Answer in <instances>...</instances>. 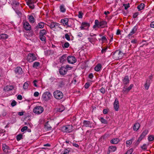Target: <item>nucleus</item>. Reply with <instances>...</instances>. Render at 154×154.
<instances>
[{
	"instance_id": "f257e3e1",
	"label": "nucleus",
	"mask_w": 154,
	"mask_h": 154,
	"mask_svg": "<svg viewBox=\"0 0 154 154\" xmlns=\"http://www.w3.org/2000/svg\"><path fill=\"white\" fill-rule=\"evenodd\" d=\"M124 55L123 53L120 51L117 50L112 54V57L115 60L121 59Z\"/></svg>"
},
{
	"instance_id": "f03ea898",
	"label": "nucleus",
	"mask_w": 154,
	"mask_h": 154,
	"mask_svg": "<svg viewBox=\"0 0 154 154\" xmlns=\"http://www.w3.org/2000/svg\"><path fill=\"white\" fill-rule=\"evenodd\" d=\"M54 97L57 99L60 100L63 98V95L62 92L58 90H57L53 93Z\"/></svg>"
},
{
	"instance_id": "7ed1b4c3",
	"label": "nucleus",
	"mask_w": 154,
	"mask_h": 154,
	"mask_svg": "<svg viewBox=\"0 0 154 154\" xmlns=\"http://www.w3.org/2000/svg\"><path fill=\"white\" fill-rule=\"evenodd\" d=\"M14 72L16 74V77L20 78L23 74V71L21 68L18 66L15 69Z\"/></svg>"
},
{
	"instance_id": "20e7f679",
	"label": "nucleus",
	"mask_w": 154,
	"mask_h": 154,
	"mask_svg": "<svg viewBox=\"0 0 154 154\" xmlns=\"http://www.w3.org/2000/svg\"><path fill=\"white\" fill-rule=\"evenodd\" d=\"M52 97V95L49 92H45L43 94L42 98L45 101L49 100Z\"/></svg>"
},
{
	"instance_id": "39448f33",
	"label": "nucleus",
	"mask_w": 154,
	"mask_h": 154,
	"mask_svg": "<svg viewBox=\"0 0 154 154\" xmlns=\"http://www.w3.org/2000/svg\"><path fill=\"white\" fill-rule=\"evenodd\" d=\"M72 126L69 125L67 126H64L61 127L62 131L64 132L69 133L72 131Z\"/></svg>"
},
{
	"instance_id": "423d86ee",
	"label": "nucleus",
	"mask_w": 154,
	"mask_h": 154,
	"mask_svg": "<svg viewBox=\"0 0 154 154\" xmlns=\"http://www.w3.org/2000/svg\"><path fill=\"white\" fill-rule=\"evenodd\" d=\"M43 111V108L41 106H36L33 109V112L35 113L38 114L42 113Z\"/></svg>"
},
{
	"instance_id": "0eeeda50",
	"label": "nucleus",
	"mask_w": 154,
	"mask_h": 154,
	"mask_svg": "<svg viewBox=\"0 0 154 154\" xmlns=\"http://www.w3.org/2000/svg\"><path fill=\"white\" fill-rule=\"evenodd\" d=\"M37 58L35 54H29L27 57V60L29 62H32L34 61L37 60Z\"/></svg>"
},
{
	"instance_id": "6e6552de",
	"label": "nucleus",
	"mask_w": 154,
	"mask_h": 154,
	"mask_svg": "<svg viewBox=\"0 0 154 154\" xmlns=\"http://www.w3.org/2000/svg\"><path fill=\"white\" fill-rule=\"evenodd\" d=\"M68 62L71 64H73L76 61V59L73 56H69L67 58Z\"/></svg>"
},
{
	"instance_id": "1a4fd4ad",
	"label": "nucleus",
	"mask_w": 154,
	"mask_h": 154,
	"mask_svg": "<svg viewBox=\"0 0 154 154\" xmlns=\"http://www.w3.org/2000/svg\"><path fill=\"white\" fill-rule=\"evenodd\" d=\"M48 26L50 27L51 29H54L59 27L60 24L56 22H52L48 23Z\"/></svg>"
},
{
	"instance_id": "9d476101",
	"label": "nucleus",
	"mask_w": 154,
	"mask_h": 154,
	"mask_svg": "<svg viewBox=\"0 0 154 154\" xmlns=\"http://www.w3.org/2000/svg\"><path fill=\"white\" fill-rule=\"evenodd\" d=\"M92 122L90 121L84 120L83 122V126H84L91 128L92 127Z\"/></svg>"
},
{
	"instance_id": "9b49d317",
	"label": "nucleus",
	"mask_w": 154,
	"mask_h": 154,
	"mask_svg": "<svg viewBox=\"0 0 154 154\" xmlns=\"http://www.w3.org/2000/svg\"><path fill=\"white\" fill-rule=\"evenodd\" d=\"M114 108L115 111H118L119 110V105L118 99L116 98L113 104Z\"/></svg>"
},
{
	"instance_id": "f8f14e48",
	"label": "nucleus",
	"mask_w": 154,
	"mask_h": 154,
	"mask_svg": "<svg viewBox=\"0 0 154 154\" xmlns=\"http://www.w3.org/2000/svg\"><path fill=\"white\" fill-rule=\"evenodd\" d=\"M69 19L67 18H65L61 20V23L64 26L66 25L68 27H70L71 25H69L68 24Z\"/></svg>"
},
{
	"instance_id": "ddd939ff",
	"label": "nucleus",
	"mask_w": 154,
	"mask_h": 154,
	"mask_svg": "<svg viewBox=\"0 0 154 154\" xmlns=\"http://www.w3.org/2000/svg\"><path fill=\"white\" fill-rule=\"evenodd\" d=\"M137 26H134L132 29L131 31L130 32V33L128 34L127 37L129 38L132 36L133 34H134L136 31H137Z\"/></svg>"
},
{
	"instance_id": "4468645a",
	"label": "nucleus",
	"mask_w": 154,
	"mask_h": 154,
	"mask_svg": "<svg viewBox=\"0 0 154 154\" xmlns=\"http://www.w3.org/2000/svg\"><path fill=\"white\" fill-rule=\"evenodd\" d=\"M107 24L106 22L105 21H102L99 22V28H103Z\"/></svg>"
},
{
	"instance_id": "2eb2a0df",
	"label": "nucleus",
	"mask_w": 154,
	"mask_h": 154,
	"mask_svg": "<svg viewBox=\"0 0 154 154\" xmlns=\"http://www.w3.org/2000/svg\"><path fill=\"white\" fill-rule=\"evenodd\" d=\"M90 26L89 23L86 22H83L81 25V26L80 27V28L81 30H83L85 29V27H89Z\"/></svg>"
},
{
	"instance_id": "dca6fc26",
	"label": "nucleus",
	"mask_w": 154,
	"mask_h": 154,
	"mask_svg": "<svg viewBox=\"0 0 154 154\" xmlns=\"http://www.w3.org/2000/svg\"><path fill=\"white\" fill-rule=\"evenodd\" d=\"M67 71L66 67H62L60 69V73L61 75H64L66 74Z\"/></svg>"
},
{
	"instance_id": "f3484780",
	"label": "nucleus",
	"mask_w": 154,
	"mask_h": 154,
	"mask_svg": "<svg viewBox=\"0 0 154 154\" xmlns=\"http://www.w3.org/2000/svg\"><path fill=\"white\" fill-rule=\"evenodd\" d=\"M23 27L26 30H29L31 29V26L27 22H25L23 24Z\"/></svg>"
},
{
	"instance_id": "a211bd4d",
	"label": "nucleus",
	"mask_w": 154,
	"mask_h": 154,
	"mask_svg": "<svg viewBox=\"0 0 154 154\" xmlns=\"http://www.w3.org/2000/svg\"><path fill=\"white\" fill-rule=\"evenodd\" d=\"M14 88V87L12 85L8 86L7 85L5 86L4 89V91H8L13 90Z\"/></svg>"
},
{
	"instance_id": "6ab92c4d",
	"label": "nucleus",
	"mask_w": 154,
	"mask_h": 154,
	"mask_svg": "<svg viewBox=\"0 0 154 154\" xmlns=\"http://www.w3.org/2000/svg\"><path fill=\"white\" fill-rule=\"evenodd\" d=\"M135 140L134 137H133L130 140H127L126 141V146L129 147L131 144L132 142Z\"/></svg>"
},
{
	"instance_id": "aec40b11",
	"label": "nucleus",
	"mask_w": 154,
	"mask_h": 154,
	"mask_svg": "<svg viewBox=\"0 0 154 154\" xmlns=\"http://www.w3.org/2000/svg\"><path fill=\"white\" fill-rule=\"evenodd\" d=\"M123 83L125 85H127L129 82V77L128 76H126L125 77L123 81Z\"/></svg>"
},
{
	"instance_id": "412c9836",
	"label": "nucleus",
	"mask_w": 154,
	"mask_h": 154,
	"mask_svg": "<svg viewBox=\"0 0 154 154\" xmlns=\"http://www.w3.org/2000/svg\"><path fill=\"white\" fill-rule=\"evenodd\" d=\"M45 127L47 130H50L51 129L52 127L49 124V122H46L45 125Z\"/></svg>"
},
{
	"instance_id": "4be33fe9",
	"label": "nucleus",
	"mask_w": 154,
	"mask_h": 154,
	"mask_svg": "<svg viewBox=\"0 0 154 154\" xmlns=\"http://www.w3.org/2000/svg\"><path fill=\"white\" fill-rule=\"evenodd\" d=\"M140 124L138 123H137L134 124L133 127V130L136 131H137L139 128L140 127Z\"/></svg>"
},
{
	"instance_id": "5701e85b",
	"label": "nucleus",
	"mask_w": 154,
	"mask_h": 154,
	"mask_svg": "<svg viewBox=\"0 0 154 154\" xmlns=\"http://www.w3.org/2000/svg\"><path fill=\"white\" fill-rule=\"evenodd\" d=\"M150 83V81L147 79L144 85V87L146 89L148 90L149 89Z\"/></svg>"
},
{
	"instance_id": "b1692460",
	"label": "nucleus",
	"mask_w": 154,
	"mask_h": 154,
	"mask_svg": "<svg viewBox=\"0 0 154 154\" xmlns=\"http://www.w3.org/2000/svg\"><path fill=\"white\" fill-rule=\"evenodd\" d=\"M119 141V140L118 138H114L110 140V142L112 144H116Z\"/></svg>"
},
{
	"instance_id": "393cba45",
	"label": "nucleus",
	"mask_w": 154,
	"mask_h": 154,
	"mask_svg": "<svg viewBox=\"0 0 154 154\" xmlns=\"http://www.w3.org/2000/svg\"><path fill=\"white\" fill-rule=\"evenodd\" d=\"M101 67V65L100 64H98L94 68V70L98 72L100 70Z\"/></svg>"
},
{
	"instance_id": "a878e982",
	"label": "nucleus",
	"mask_w": 154,
	"mask_h": 154,
	"mask_svg": "<svg viewBox=\"0 0 154 154\" xmlns=\"http://www.w3.org/2000/svg\"><path fill=\"white\" fill-rule=\"evenodd\" d=\"M2 149L5 152H8V149H9V147L5 144H3L2 145Z\"/></svg>"
},
{
	"instance_id": "bb28decb",
	"label": "nucleus",
	"mask_w": 154,
	"mask_h": 154,
	"mask_svg": "<svg viewBox=\"0 0 154 154\" xmlns=\"http://www.w3.org/2000/svg\"><path fill=\"white\" fill-rule=\"evenodd\" d=\"M144 6H145L144 4L143 3H141L140 4V5L138 6L137 7V8L138 9V10L139 11H140L144 8Z\"/></svg>"
},
{
	"instance_id": "cd10ccee",
	"label": "nucleus",
	"mask_w": 154,
	"mask_h": 154,
	"mask_svg": "<svg viewBox=\"0 0 154 154\" xmlns=\"http://www.w3.org/2000/svg\"><path fill=\"white\" fill-rule=\"evenodd\" d=\"M60 11L63 13L66 11V9L65 8V6L63 5H61L60 7Z\"/></svg>"
},
{
	"instance_id": "c85d7f7f",
	"label": "nucleus",
	"mask_w": 154,
	"mask_h": 154,
	"mask_svg": "<svg viewBox=\"0 0 154 154\" xmlns=\"http://www.w3.org/2000/svg\"><path fill=\"white\" fill-rule=\"evenodd\" d=\"M109 150L111 152H114L116 150V146H110L109 147Z\"/></svg>"
},
{
	"instance_id": "c756f323",
	"label": "nucleus",
	"mask_w": 154,
	"mask_h": 154,
	"mask_svg": "<svg viewBox=\"0 0 154 154\" xmlns=\"http://www.w3.org/2000/svg\"><path fill=\"white\" fill-rule=\"evenodd\" d=\"M66 55H63L62 57L60 58V62L61 63H63L66 60Z\"/></svg>"
},
{
	"instance_id": "7c9ffc66",
	"label": "nucleus",
	"mask_w": 154,
	"mask_h": 154,
	"mask_svg": "<svg viewBox=\"0 0 154 154\" xmlns=\"http://www.w3.org/2000/svg\"><path fill=\"white\" fill-rule=\"evenodd\" d=\"M33 1H32L29 2H27V4L30 8L33 9L34 8V5L33 4Z\"/></svg>"
},
{
	"instance_id": "2f4dec72",
	"label": "nucleus",
	"mask_w": 154,
	"mask_h": 154,
	"mask_svg": "<svg viewBox=\"0 0 154 154\" xmlns=\"http://www.w3.org/2000/svg\"><path fill=\"white\" fill-rule=\"evenodd\" d=\"M44 26V23L43 22H41L38 23V25L36 26L37 28L42 29L43 28Z\"/></svg>"
},
{
	"instance_id": "473e14b6",
	"label": "nucleus",
	"mask_w": 154,
	"mask_h": 154,
	"mask_svg": "<svg viewBox=\"0 0 154 154\" xmlns=\"http://www.w3.org/2000/svg\"><path fill=\"white\" fill-rule=\"evenodd\" d=\"M8 37V35L6 34H2L0 35V38L3 39H5Z\"/></svg>"
},
{
	"instance_id": "72a5a7b5",
	"label": "nucleus",
	"mask_w": 154,
	"mask_h": 154,
	"mask_svg": "<svg viewBox=\"0 0 154 154\" xmlns=\"http://www.w3.org/2000/svg\"><path fill=\"white\" fill-rule=\"evenodd\" d=\"M40 64V63L38 62H35L32 65L33 67L35 68H37V67Z\"/></svg>"
},
{
	"instance_id": "f704fd0d",
	"label": "nucleus",
	"mask_w": 154,
	"mask_h": 154,
	"mask_svg": "<svg viewBox=\"0 0 154 154\" xmlns=\"http://www.w3.org/2000/svg\"><path fill=\"white\" fill-rule=\"evenodd\" d=\"M148 130L147 129L145 130L142 133L140 136H141L143 138L148 133Z\"/></svg>"
},
{
	"instance_id": "c9c22d12",
	"label": "nucleus",
	"mask_w": 154,
	"mask_h": 154,
	"mask_svg": "<svg viewBox=\"0 0 154 154\" xmlns=\"http://www.w3.org/2000/svg\"><path fill=\"white\" fill-rule=\"evenodd\" d=\"M29 19L30 22L33 23L35 21V19L33 17L32 15H30L29 16Z\"/></svg>"
},
{
	"instance_id": "e433bc0d",
	"label": "nucleus",
	"mask_w": 154,
	"mask_h": 154,
	"mask_svg": "<svg viewBox=\"0 0 154 154\" xmlns=\"http://www.w3.org/2000/svg\"><path fill=\"white\" fill-rule=\"evenodd\" d=\"M95 24L93 26V28H95L96 27H97L98 28H99V21L97 20H96L95 21Z\"/></svg>"
},
{
	"instance_id": "4c0bfd02",
	"label": "nucleus",
	"mask_w": 154,
	"mask_h": 154,
	"mask_svg": "<svg viewBox=\"0 0 154 154\" xmlns=\"http://www.w3.org/2000/svg\"><path fill=\"white\" fill-rule=\"evenodd\" d=\"M148 139L149 141H152L154 140V136L153 135H150L149 136Z\"/></svg>"
},
{
	"instance_id": "58836bf2",
	"label": "nucleus",
	"mask_w": 154,
	"mask_h": 154,
	"mask_svg": "<svg viewBox=\"0 0 154 154\" xmlns=\"http://www.w3.org/2000/svg\"><path fill=\"white\" fill-rule=\"evenodd\" d=\"M46 33V32L45 29L41 30L40 32V35H44Z\"/></svg>"
},
{
	"instance_id": "ea45409f",
	"label": "nucleus",
	"mask_w": 154,
	"mask_h": 154,
	"mask_svg": "<svg viewBox=\"0 0 154 154\" xmlns=\"http://www.w3.org/2000/svg\"><path fill=\"white\" fill-rule=\"evenodd\" d=\"M23 135L21 134H19L17 135L16 139L17 141H19L21 139H22Z\"/></svg>"
},
{
	"instance_id": "a19ab883",
	"label": "nucleus",
	"mask_w": 154,
	"mask_h": 154,
	"mask_svg": "<svg viewBox=\"0 0 154 154\" xmlns=\"http://www.w3.org/2000/svg\"><path fill=\"white\" fill-rule=\"evenodd\" d=\"M70 152V150L68 149H65L61 154H69Z\"/></svg>"
},
{
	"instance_id": "79ce46f5",
	"label": "nucleus",
	"mask_w": 154,
	"mask_h": 154,
	"mask_svg": "<svg viewBox=\"0 0 154 154\" xmlns=\"http://www.w3.org/2000/svg\"><path fill=\"white\" fill-rule=\"evenodd\" d=\"M100 121L101 122L103 123L107 124L108 123L107 121L106 120L103 119V117L100 118Z\"/></svg>"
},
{
	"instance_id": "37998d69",
	"label": "nucleus",
	"mask_w": 154,
	"mask_h": 154,
	"mask_svg": "<svg viewBox=\"0 0 154 154\" xmlns=\"http://www.w3.org/2000/svg\"><path fill=\"white\" fill-rule=\"evenodd\" d=\"M28 86V83L27 82H26L24 83L23 86V88L24 89H26Z\"/></svg>"
},
{
	"instance_id": "c03bdc74",
	"label": "nucleus",
	"mask_w": 154,
	"mask_h": 154,
	"mask_svg": "<svg viewBox=\"0 0 154 154\" xmlns=\"http://www.w3.org/2000/svg\"><path fill=\"white\" fill-rule=\"evenodd\" d=\"M40 40L43 41L45 42L46 40V38L44 35H40Z\"/></svg>"
},
{
	"instance_id": "a18cd8bd",
	"label": "nucleus",
	"mask_w": 154,
	"mask_h": 154,
	"mask_svg": "<svg viewBox=\"0 0 154 154\" xmlns=\"http://www.w3.org/2000/svg\"><path fill=\"white\" fill-rule=\"evenodd\" d=\"M122 91L124 93H127L128 92L127 89V88L125 87L123 88Z\"/></svg>"
},
{
	"instance_id": "49530a36",
	"label": "nucleus",
	"mask_w": 154,
	"mask_h": 154,
	"mask_svg": "<svg viewBox=\"0 0 154 154\" xmlns=\"http://www.w3.org/2000/svg\"><path fill=\"white\" fill-rule=\"evenodd\" d=\"M148 145H147L146 144H144L142 146H141V148L142 149L144 150H146Z\"/></svg>"
},
{
	"instance_id": "de8ad7c7",
	"label": "nucleus",
	"mask_w": 154,
	"mask_h": 154,
	"mask_svg": "<svg viewBox=\"0 0 154 154\" xmlns=\"http://www.w3.org/2000/svg\"><path fill=\"white\" fill-rule=\"evenodd\" d=\"M101 40L103 42H104L105 41H107V39H106V37L105 36H102L101 38Z\"/></svg>"
},
{
	"instance_id": "09e8293b",
	"label": "nucleus",
	"mask_w": 154,
	"mask_h": 154,
	"mask_svg": "<svg viewBox=\"0 0 154 154\" xmlns=\"http://www.w3.org/2000/svg\"><path fill=\"white\" fill-rule=\"evenodd\" d=\"M123 6L125 7V9L127 10L128 8L130 7L129 4L128 3L127 4H123Z\"/></svg>"
},
{
	"instance_id": "8fccbe9b",
	"label": "nucleus",
	"mask_w": 154,
	"mask_h": 154,
	"mask_svg": "<svg viewBox=\"0 0 154 154\" xmlns=\"http://www.w3.org/2000/svg\"><path fill=\"white\" fill-rule=\"evenodd\" d=\"M69 45V44L68 42H66L64 44V46H63V48H68Z\"/></svg>"
},
{
	"instance_id": "3c124183",
	"label": "nucleus",
	"mask_w": 154,
	"mask_h": 154,
	"mask_svg": "<svg viewBox=\"0 0 154 154\" xmlns=\"http://www.w3.org/2000/svg\"><path fill=\"white\" fill-rule=\"evenodd\" d=\"M83 13L81 11L79 12L78 17L80 18H82V17Z\"/></svg>"
},
{
	"instance_id": "603ef678",
	"label": "nucleus",
	"mask_w": 154,
	"mask_h": 154,
	"mask_svg": "<svg viewBox=\"0 0 154 154\" xmlns=\"http://www.w3.org/2000/svg\"><path fill=\"white\" fill-rule=\"evenodd\" d=\"M100 92L103 94H105V89L103 87L101 88L100 90Z\"/></svg>"
},
{
	"instance_id": "864d4df0",
	"label": "nucleus",
	"mask_w": 154,
	"mask_h": 154,
	"mask_svg": "<svg viewBox=\"0 0 154 154\" xmlns=\"http://www.w3.org/2000/svg\"><path fill=\"white\" fill-rule=\"evenodd\" d=\"M28 127L26 126H25L23 127L21 129V131L22 132L24 131H25L27 129Z\"/></svg>"
},
{
	"instance_id": "5fc2aeb1",
	"label": "nucleus",
	"mask_w": 154,
	"mask_h": 154,
	"mask_svg": "<svg viewBox=\"0 0 154 154\" xmlns=\"http://www.w3.org/2000/svg\"><path fill=\"white\" fill-rule=\"evenodd\" d=\"M17 104V103L16 102V101L15 100H13L12 103H11V105L12 106H15L16 104Z\"/></svg>"
},
{
	"instance_id": "6e6d98bb",
	"label": "nucleus",
	"mask_w": 154,
	"mask_h": 154,
	"mask_svg": "<svg viewBox=\"0 0 154 154\" xmlns=\"http://www.w3.org/2000/svg\"><path fill=\"white\" fill-rule=\"evenodd\" d=\"M65 38L68 41L70 40V37L68 34H66L65 35Z\"/></svg>"
},
{
	"instance_id": "4d7b16f0",
	"label": "nucleus",
	"mask_w": 154,
	"mask_h": 154,
	"mask_svg": "<svg viewBox=\"0 0 154 154\" xmlns=\"http://www.w3.org/2000/svg\"><path fill=\"white\" fill-rule=\"evenodd\" d=\"M90 86V84L89 83L87 82V83H86L85 84L84 86L85 88L87 89Z\"/></svg>"
},
{
	"instance_id": "13d9d810",
	"label": "nucleus",
	"mask_w": 154,
	"mask_h": 154,
	"mask_svg": "<svg viewBox=\"0 0 154 154\" xmlns=\"http://www.w3.org/2000/svg\"><path fill=\"white\" fill-rule=\"evenodd\" d=\"M107 49V48L106 47V48L102 49L101 51V53L103 54L105 53Z\"/></svg>"
},
{
	"instance_id": "bf43d9fd",
	"label": "nucleus",
	"mask_w": 154,
	"mask_h": 154,
	"mask_svg": "<svg viewBox=\"0 0 154 154\" xmlns=\"http://www.w3.org/2000/svg\"><path fill=\"white\" fill-rule=\"evenodd\" d=\"M133 86V85L131 84L128 87V88H127V89L128 92H129V91L131 89Z\"/></svg>"
},
{
	"instance_id": "052dcab7",
	"label": "nucleus",
	"mask_w": 154,
	"mask_h": 154,
	"mask_svg": "<svg viewBox=\"0 0 154 154\" xmlns=\"http://www.w3.org/2000/svg\"><path fill=\"white\" fill-rule=\"evenodd\" d=\"M88 40L89 41V42L92 43L93 42L94 39L92 38H88Z\"/></svg>"
},
{
	"instance_id": "680f3d73",
	"label": "nucleus",
	"mask_w": 154,
	"mask_h": 154,
	"mask_svg": "<svg viewBox=\"0 0 154 154\" xmlns=\"http://www.w3.org/2000/svg\"><path fill=\"white\" fill-rule=\"evenodd\" d=\"M39 94V93L38 92L36 91L34 94V96L35 97H38Z\"/></svg>"
},
{
	"instance_id": "e2e57ef3",
	"label": "nucleus",
	"mask_w": 154,
	"mask_h": 154,
	"mask_svg": "<svg viewBox=\"0 0 154 154\" xmlns=\"http://www.w3.org/2000/svg\"><path fill=\"white\" fill-rule=\"evenodd\" d=\"M150 26L151 28H154V21L152 22L150 24Z\"/></svg>"
},
{
	"instance_id": "0e129e2a",
	"label": "nucleus",
	"mask_w": 154,
	"mask_h": 154,
	"mask_svg": "<svg viewBox=\"0 0 154 154\" xmlns=\"http://www.w3.org/2000/svg\"><path fill=\"white\" fill-rule=\"evenodd\" d=\"M138 13L137 12V13H135L133 15V17L134 18H136L137 17V16H138Z\"/></svg>"
},
{
	"instance_id": "69168bd1",
	"label": "nucleus",
	"mask_w": 154,
	"mask_h": 154,
	"mask_svg": "<svg viewBox=\"0 0 154 154\" xmlns=\"http://www.w3.org/2000/svg\"><path fill=\"white\" fill-rule=\"evenodd\" d=\"M17 98L19 100H21L22 99V97L21 95H19L17 97Z\"/></svg>"
},
{
	"instance_id": "338daca9",
	"label": "nucleus",
	"mask_w": 154,
	"mask_h": 154,
	"mask_svg": "<svg viewBox=\"0 0 154 154\" xmlns=\"http://www.w3.org/2000/svg\"><path fill=\"white\" fill-rule=\"evenodd\" d=\"M64 108L63 107H62V109L61 108H59L58 110V111L59 112H62L64 110Z\"/></svg>"
},
{
	"instance_id": "774afa93",
	"label": "nucleus",
	"mask_w": 154,
	"mask_h": 154,
	"mask_svg": "<svg viewBox=\"0 0 154 154\" xmlns=\"http://www.w3.org/2000/svg\"><path fill=\"white\" fill-rule=\"evenodd\" d=\"M108 112V110L106 109H104L103 111V113L104 114H106Z\"/></svg>"
}]
</instances>
